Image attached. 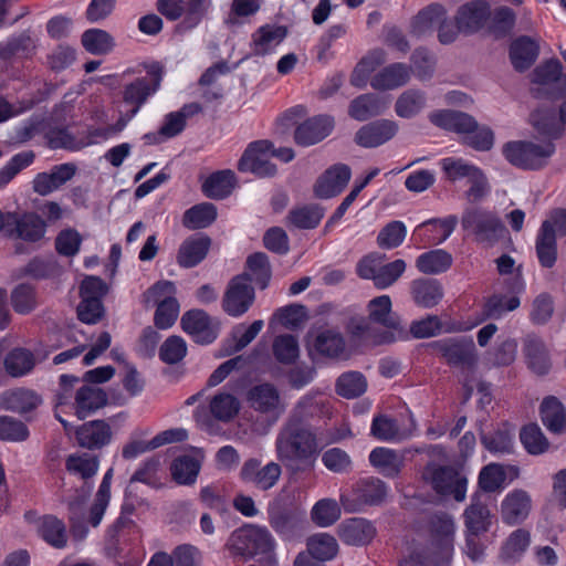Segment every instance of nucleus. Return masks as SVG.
Returning a JSON list of instances; mask_svg holds the SVG:
<instances>
[{"label":"nucleus","instance_id":"1","mask_svg":"<svg viewBox=\"0 0 566 566\" xmlns=\"http://www.w3.org/2000/svg\"><path fill=\"white\" fill-rule=\"evenodd\" d=\"M275 449L286 469L298 474L314 470L321 447L310 427L286 421L277 433Z\"/></svg>","mask_w":566,"mask_h":566},{"label":"nucleus","instance_id":"2","mask_svg":"<svg viewBox=\"0 0 566 566\" xmlns=\"http://www.w3.org/2000/svg\"><path fill=\"white\" fill-rule=\"evenodd\" d=\"M555 149L551 139L512 140L503 145L502 154L511 165L520 169L539 170L547 166Z\"/></svg>","mask_w":566,"mask_h":566},{"label":"nucleus","instance_id":"3","mask_svg":"<svg viewBox=\"0 0 566 566\" xmlns=\"http://www.w3.org/2000/svg\"><path fill=\"white\" fill-rule=\"evenodd\" d=\"M227 547L232 555L243 558H251L259 554H269V566H277L273 554L274 542L270 532L258 526H247L234 531L228 542Z\"/></svg>","mask_w":566,"mask_h":566},{"label":"nucleus","instance_id":"4","mask_svg":"<svg viewBox=\"0 0 566 566\" xmlns=\"http://www.w3.org/2000/svg\"><path fill=\"white\" fill-rule=\"evenodd\" d=\"M422 479L442 495H451L457 502L465 500L468 479L452 467L429 463L422 471Z\"/></svg>","mask_w":566,"mask_h":566},{"label":"nucleus","instance_id":"5","mask_svg":"<svg viewBox=\"0 0 566 566\" xmlns=\"http://www.w3.org/2000/svg\"><path fill=\"white\" fill-rule=\"evenodd\" d=\"M368 319L371 324H378L387 331L379 335L375 343H391L405 337V331L398 316L392 312V303L389 295H380L370 300L367 304Z\"/></svg>","mask_w":566,"mask_h":566},{"label":"nucleus","instance_id":"6","mask_svg":"<svg viewBox=\"0 0 566 566\" xmlns=\"http://www.w3.org/2000/svg\"><path fill=\"white\" fill-rule=\"evenodd\" d=\"M161 78V66L154 64L148 71V76L137 77L124 86L123 101L130 106L128 119L133 118L147 99L158 91Z\"/></svg>","mask_w":566,"mask_h":566},{"label":"nucleus","instance_id":"7","mask_svg":"<svg viewBox=\"0 0 566 566\" xmlns=\"http://www.w3.org/2000/svg\"><path fill=\"white\" fill-rule=\"evenodd\" d=\"M462 227L471 230L479 242L493 244L505 232L500 218L483 209L472 208L464 211L461 219Z\"/></svg>","mask_w":566,"mask_h":566},{"label":"nucleus","instance_id":"8","mask_svg":"<svg viewBox=\"0 0 566 566\" xmlns=\"http://www.w3.org/2000/svg\"><path fill=\"white\" fill-rule=\"evenodd\" d=\"M247 402L255 412L272 421H276L286 409L279 389L270 382L251 387L247 392Z\"/></svg>","mask_w":566,"mask_h":566},{"label":"nucleus","instance_id":"9","mask_svg":"<svg viewBox=\"0 0 566 566\" xmlns=\"http://www.w3.org/2000/svg\"><path fill=\"white\" fill-rule=\"evenodd\" d=\"M7 220L6 237L9 239L35 243L45 235L46 222L35 212H7Z\"/></svg>","mask_w":566,"mask_h":566},{"label":"nucleus","instance_id":"10","mask_svg":"<svg viewBox=\"0 0 566 566\" xmlns=\"http://www.w3.org/2000/svg\"><path fill=\"white\" fill-rule=\"evenodd\" d=\"M254 298L251 279L247 274H240L229 282L222 298V308L228 315L239 317L249 311Z\"/></svg>","mask_w":566,"mask_h":566},{"label":"nucleus","instance_id":"11","mask_svg":"<svg viewBox=\"0 0 566 566\" xmlns=\"http://www.w3.org/2000/svg\"><path fill=\"white\" fill-rule=\"evenodd\" d=\"M433 347L450 366L471 369L476 365V349L471 338L441 339Z\"/></svg>","mask_w":566,"mask_h":566},{"label":"nucleus","instance_id":"12","mask_svg":"<svg viewBox=\"0 0 566 566\" xmlns=\"http://www.w3.org/2000/svg\"><path fill=\"white\" fill-rule=\"evenodd\" d=\"M271 148L272 143L265 139L249 144L238 163V169L260 177L274 176L276 166L269 160Z\"/></svg>","mask_w":566,"mask_h":566},{"label":"nucleus","instance_id":"13","mask_svg":"<svg viewBox=\"0 0 566 566\" xmlns=\"http://www.w3.org/2000/svg\"><path fill=\"white\" fill-rule=\"evenodd\" d=\"M532 509L531 494L523 489H514L502 500L500 514L504 524L515 526L528 518Z\"/></svg>","mask_w":566,"mask_h":566},{"label":"nucleus","instance_id":"14","mask_svg":"<svg viewBox=\"0 0 566 566\" xmlns=\"http://www.w3.org/2000/svg\"><path fill=\"white\" fill-rule=\"evenodd\" d=\"M282 474L281 465L276 462H269L261 465L256 459L247 460L240 471V476L244 482L253 484L256 489L268 491L272 489Z\"/></svg>","mask_w":566,"mask_h":566},{"label":"nucleus","instance_id":"15","mask_svg":"<svg viewBox=\"0 0 566 566\" xmlns=\"http://www.w3.org/2000/svg\"><path fill=\"white\" fill-rule=\"evenodd\" d=\"M269 516L272 528L287 541L300 536L306 523L303 512L277 506L270 507Z\"/></svg>","mask_w":566,"mask_h":566},{"label":"nucleus","instance_id":"16","mask_svg":"<svg viewBox=\"0 0 566 566\" xmlns=\"http://www.w3.org/2000/svg\"><path fill=\"white\" fill-rule=\"evenodd\" d=\"M463 516L464 525L470 535L478 536L479 534L488 532L492 524V514L489 509L486 495L482 492H475Z\"/></svg>","mask_w":566,"mask_h":566},{"label":"nucleus","instance_id":"17","mask_svg":"<svg viewBox=\"0 0 566 566\" xmlns=\"http://www.w3.org/2000/svg\"><path fill=\"white\" fill-rule=\"evenodd\" d=\"M352 171L347 165L336 164L316 180L314 193L322 199L335 197L347 186Z\"/></svg>","mask_w":566,"mask_h":566},{"label":"nucleus","instance_id":"18","mask_svg":"<svg viewBox=\"0 0 566 566\" xmlns=\"http://www.w3.org/2000/svg\"><path fill=\"white\" fill-rule=\"evenodd\" d=\"M333 128L334 119L331 116H314L295 128L294 140L300 146L308 147L326 138Z\"/></svg>","mask_w":566,"mask_h":566},{"label":"nucleus","instance_id":"19","mask_svg":"<svg viewBox=\"0 0 566 566\" xmlns=\"http://www.w3.org/2000/svg\"><path fill=\"white\" fill-rule=\"evenodd\" d=\"M398 132V126L389 119H379L361 126L355 143L364 148H375L389 142Z\"/></svg>","mask_w":566,"mask_h":566},{"label":"nucleus","instance_id":"20","mask_svg":"<svg viewBox=\"0 0 566 566\" xmlns=\"http://www.w3.org/2000/svg\"><path fill=\"white\" fill-rule=\"evenodd\" d=\"M42 403L41 396L29 388L7 389L0 394V409L20 415L33 411Z\"/></svg>","mask_w":566,"mask_h":566},{"label":"nucleus","instance_id":"21","mask_svg":"<svg viewBox=\"0 0 566 566\" xmlns=\"http://www.w3.org/2000/svg\"><path fill=\"white\" fill-rule=\"evenodd\" d=\"M75 172L74 164L56 165L50 171L35 176L32 182L33 191L40 196H48L71 180Z\"/></svg>","mask_w":566,"mask_h":566},{"label":"nucleus","instance_id":"22","mask_svg":"<svg viewBox=\"0 0 566 566\" xmlns=\"http://www.w3.org/2000/svg\"><path fill=\"white\" fill-rule=\"evenodd\" d=\"M182 329L189 334L195 342L210 344L217 338V332L211 324L208 314L202 310H191L181 317Z\"/></svg>","mask_w":566,"mask_h":566},{"label":"nucleus","instance_id":"23","mask_svg":"<svg viewBox=\"0 0 566 566\" xmlns=\"http://www.w3.org/2000/svg\"><path fill=\"white\" fill-rule=\"evenodd\" d=\"M489 17V4L482 0H474L464 3L458 9L455 23L463 33H473L484 25Z\"/></svg>","mask_w":566,"mask_h":566},{"label":"nucleus","instance_id":"24","mask_svg":"<svg viewBox=\"0 0 566 566\" xmlns=\"http://www.w3.org/2000/svg\"><path fill=\"white\" fill-rule=\"evenodd\" d=\"M337 533L340 541L346 545L364 546L375 537L376 528L365 518L353 517L342 522Z\"/></svg>","mask_w":566,"mask_h":566},{"label":"nucleus","instance_id":"25","mask_svg":"<svg viewBox=\"0 0 566 566\" xmlns=\"http://www.w3.org/2000/svg\"><path fill=\"white\" fill-rule=\"evenodd\" d=\"M454 521L447 513H437L430 520L431 544L437 553L448 555L453 546Z\"/></svg>","mask_w":566,"mask_h":566},{"label":"nucleus","instance_id":"26","mask_svg":"<svg viewBox=\"0 0 566 566\" xmlns=\"http://www.w3.org/2000/svg\"><path fill=\"white\" fill-rule=\"evenodd\" d=\"M78 444L86 449H98L109 443L112 430L104 420L88 421L75 431Z\"/></svg>","mask_w":566,"mask_h":566},{"label":"nucleus","instance_id":"27","mask_svg":"<svg viewBox=\"0 0 566 566\" xmlns=\"http://www.w3.org/2000/svg\"><path fill=\"white\" fill-rule=\"evenodd\" d=\"M107 403L106 392L96 386H82L75 394L74 409L78 419H85Z\"/></svg>","mask_w":566,"mask_h":566},{"label":"nucleus","instance_id":"28","mask_svg":"<svg viewBox=\"0 0 566 566\" xmlns=\"http://www.w3.org/2000/svg\"><path fill=\"white\" fill-rule=\"evenodd\" d=\"M411 67L405 63H392L380 70L370 81L378 91L396 90L406 85L411 77Z\"/></svg>","mask_w":566,"mask_h":566},{"label":"nucleus","instance_id":"29","mask_svg":"<svg viewBox=\"0 0 566 566\" xmlns=\"http://www.w3.org/2000/svg\"><path fill=\"white\" fill-rule=\"evenodd\" d=\"M429 118L436 126L464 136L478 127L476 120L471 115L452 109L433 112Z\"/></svg>","mask_w":566,"mask_h":566},{"label":"nucleus","instance_id":"30","mask_svg":"<svg viewBox=\"0 0 566 566\" xmlns=\"http://www.w3.org/2000/svg\"><path fill=\"white\" fill-rule=\"evenodd\" d=\"M287 30L282 25L265 24L252 34L251 49L255 55L272 53L286 38Z\"/></svg>","mask_w":566,"mask_h":566},{"label":"nucleus","instance_id":"31","mask_svg":"<svg viewBox=\"0 0 566 566\" xmlns=\"http://www.w3.org/2000/svg\"><path fill=\"white\" fill-rule=\"evenodd\" d=\"M370 464L386 478H397L405 467V455L396 450L378 447L369 453Z\"/></svg>","mask_w":566,"mask_h":566},{"label":"nucleus","instance_id":"32","mask_svg":"<svg viewBox=\"0 0 566 566\" xmlns=\"http://www.w3.org/2000/svg\"><path fill=\"white\" fill-rule=\"evenodd\" d=\"M539 415L543 424L549 432L558 436L566 432V408L555 396L543 399Z\"/></svg>","mask_w":566,"mask_h":566},{"label":"nucleus","instance_id":"33","mask_svg":"<svg viewBox=\"0 0 566 566\" xmlns=\"http://www.w3.org/2000/svg\"><path fill=\"white\" fill-rule=\"evenodd\" d=\"M211 241L206 235H193L186 239L179 247L177 262L182 268H193L207 255Z\"/></svg>","mask_w":566,"mask_h":566},{"label":"nucleus","instance_id":"34","mask_svg":"<svg viewBox=\"0 0 566 566\" xmlns=\"http://www.w3.org/2000/svg\"><path fill=\"white\" fill-rule=\"evenodd\" d=\"M410 291L413 302L423 308H431L443 297V287L434 279H417L411 282Z\"/></svg>","mask_w":566,"mask_h":566},{"label":"nucleus","instance_id":"35","mask_svg":"<svg viewBox=\"0 0 566 566\" xmlns=\"http://www.w3.org/2000/svg\"><path fill=\"white\" fill-rule=\"evenodd\" d=\"M36 365L34 354L24 347H15L3 357V368L12 378H21L31 374Z\"/></svg>","mask_w":566,"mask_h":566},{"label":"nucleus","instance_id":"36","mask_svg":"<svg viewBox=\"0 0 566 566\" xmlns=\"http://www.w3.org/2000/svg\"><path fill=\"white\" fill-rule=\"evenodd\" d=\"M531 533L525 528L513 531L503 543L499 558L504 564H516L531 545Z\"/></svg>","mask_w":566,"mask_h":566},{"label":"nucleus","instance_id":"37","mask_svg":"<svg viewBox=\"0 0 566 566\" xmlns=\"http://www.w3.org/2000/svg\"><path fill=\"white\" fill-rule=\"evenodd\" d=\"M447 10L440 3H431L420 10L411 21V33L416 36L431 34L433 29L444 22Z\"/></svg>","mask_w":566,"mask_h":566},{"label":"nucleus","instance_id":"38","mask_svg":"<svg viewBox=\"0 0 566 566\" xmlns=\"http://www.w3.org/2000/svg\"><path fill=\"white\" fill-rule=\"evenodd\" d=\"M523 352L528 367L538 375L546 374L551 368L547 348L544 342L535 336L527 335L524 339Z\"/></svg>","mask_w":566,"mask_h":566},{"label":"nucleus","instance_id":"39","mask_svg":"<svg viewBox=\"0 0 566 566\" xmlns=\"http://www.w3.org/2000/svg\"><path fill=\"white\" fill-rule=\"evenodd\" d=\"M328 411V401L317 394H307L302 397L291 410L286 421L302 423L304 420Z\"/></svg>","mask_w":566,"mask_h":566},{"label":"nucleus","instance_id":"40","mask_svg":"<svg viewBox=\"0 0 566 566\" xmlns=\"http://www.w3.org/2000/svg\"><path fill=\"white\" fill-rule=\"evenodd\" d=\"M539 53L538 44L528 36L516 39L510 48L512 64L517 71L530 69L536 61Z\"/></svg>","mask_w":566,"mask_h":566},{"label":"nucleus","instance_id":"41","mask_svg":"<svg viewBox=\"0 0 566 566\" xmlns=\"http://www.w3.org/2000/svg\"><path fill=\"white\" fill-rule=\"evenodd\" d=\"M387 105L376 94H363L354 98L348 107V115L359 122L380 115Z\"/></svg>","mask_w":566,"mask_h":566},{"label":"nucleus","instance_id":"42","mask_svg":"<svg viewBox=\"0 0 566 566\" xmlns=\"http://www.w3.org/2000/svg\"><path fill=\"white\" fill-rule=\"evenodd\" d=\"M39 536L54 548H64L67 544V534L64 523L53 515L41 517L36 524Z\"/></svg>","mask_w":566,"mask_h":566},{"label":"nucleus","instance_id":"43","mask_svg":"<svg viewBox=\"0 0 566 566\" xmlns=\"http://www.w3.org/2000/svg\"><path fill=\"white\" fill-rule=\"evenodd\" d=\"M556 233L548 232V226L539 227L535 240V252L539 264L551 269L557 261Z\"/></svg>","mask_w":566,"mask_h":566},{"label":"nucleus","instance_id":"44","mask_svg":"<svg viewBox=\"0 0 566 566\" xmlns=\"http://www.w3.org/2000/svg\"><path fill=\"white\" fill-rule=\"evenodd\" d=\"M354 492L364 504L379 505L388 495V486L378 478H367L355 484Z\"/></svg>","mask_w":566,"mask_h":566},{"label":"nucleus","instance_id":"45","mask_svg":"<svg viewBox=\"0 0 566 566\" xmlns=\"http://www.w3.org/2000/svg\"><path fill=\"white\" fill-rule=\"evenodd\" d=\"M453 262L452 255L442 249H436L420 254L416 266L423 274H440L448 271Z\"/></svg>","mask_w":566,"mask_h":566},{"label":"nucleus","instance_id":"46","mask_svg":"<svg viewBox=\"0 0 566 566\" xmlns=\"http://www.w3.org/2000/svg\"><path fill=\"white\" fill-rule=\"evenodd\" d=\"M530 123L543 139L558 138L562 135L563 125L560 119L556 117L553 109H537L530 116Z\"/></svg>","mask_w":566,"mask_h":566},{"label":"nucleus","instance_id":"47","mask_svg":"<svg viewBox=\"0 0 566 566\" xmlns=\"http://www.w3.org/2000/svg\"><path fill=\"white\" fill-rule=\"evenodd\" d=\"M235 187V176L231 170H221L209 176L202 185L203 193L211 199L228 197Z\"/></svg>","mask_w":566,"mask_h":566},{"label":"nucleus","instance_id":"48","mask_svg":"<svg viewBox=\"0 0 566 566\" xmlns=\"http://www.w3.org/2000/svg\"><path fill=\"white\" fill-rule=\"evenodd\" d=\"M368 387L366 377L356 370L343 373L335 382V391L345 399H355L363 396Z\"/></svg>","mask_w":566,"mask_h":566},{"label":"nucleus","instance_id":"49","mask_svg":"<svg viewBox=\"0 0 566 566\" xmlns=\"http://www.w3.org/2000/svg\"><path fill=\"white\" fill-rule=\"evenodd\" d=\"M209 410L214 419L228 422L238 415L240 401L234 395L221 391L210 399Z\"/></svg>","mask_w":566,"mask_h":566},{"label":"nucleus","instance_id":"50","mask_svg":"<svg viewBox=\"0 0 566 566\" xmlns=\"http://www.w3.org/2000/svg\"><path fill=\"white\" fill-rule=\"evenodd\" d=\"M310 515L312 522L318 527H329L340 518L342 509L336 500L325 497L313 505Z\"/></svg>","mask_w":566,"mask_h":566},{"label":"nucleus","instance_id":"51","mask_svg":"<svg viewBox=\"0 0 566 566\" xmlns=\"http://www.w3.org/2000/svg\"><path fill=\"white\" fill-rule=\"evenodd\" d=\"M514 432L507 426H503L490 433L481 434V443L494 454H509L514 447Z\"/></svg>","mask_w":566,"mask_h":566},{"label":"nucleus","instance_id":"52","mask_svg":"<svg viewBox=\"0 0 566 566\" xmlns=\"http://www.w3.org/2000/svg\"><path fill=\"white\" fill-rule=\"evenodd\" d=\"M314 347L323 356L337 358L344 353L346 343L340 332L325 329L317 334Z\"/></svg>","mask_w":566,"mask_h":566},{"label":"nucleus","instance_id":"53","mask_svg":"<svg viewBox=\"0 0 566 566\" xmlns=\"http://www.w3.org/2000/svg\"><path fill=\"white\" fill-rule=\"evenodd\" d=\"M386 61V52L382 49H375L366 56H364L356 65L350 83L356 87H363L366 84L367 77L374 72L379 65Z\"/></svg>","mask_w":566,"mask_h":566},{"label":"nucleus","instance_id":"54","mask_svg":"<svg viewBox=\"0 0 566 566\" xmlns=\"http://www.w3.org/2000/svg\"><path fill=\"white\" fill-rule=\"evenodd\" d=\"M217 218V208L210 202H202L188 209L182 219L186 228L196 230L210 226Z\"/></svg>","mask_w":566,"mask_h":566},{"label":"nucleus","instance_id":"55","mask_svg":"<svg viewBox=\"0 0 566 566\" xmlns=\"http://www.w3.org/2000/svg\"><path fill=\"white\" fill-rule=\"evenodd\" d=\"M306 546V552L321 562L333 559L338 552L336 538L327 533H318L308 537Z\"/></svg>","mask_w":566,"mask_h":566},{"label":"nucleus","instance_id":"56","mask_svg":"<svg viewBox=\"0 0 566 566\" xmlns=\"http://www.w3.org/2000/svg\"><path fill=\"white\" fill-rule=\"evenodd\" d=\"M520 440L525 450L532 455H539L549 449V441L536 423L524 426L520 432Z\"/></svg>","mask_w":566,"mask_h":566},{"label":"nucleus","instance_id":"57","mask_svg":"<svg viewBox=\"0 0 566 566\" xmlns=\"http://www.w3.org/2000/svg\"><path fill=\"white\" fill-rule=\"evenodd\" d=\"M324 217V209L317 205L295 208L289 212L287 221L298 229H313Z\"/></svg>","mask_w":566,"mask_h":566},{"label":"nucleus","instance_id":"58","mask_svg":"<svg viewBox=\"0 0 566 566\" xmlns=\"http://www.w3.org/2000/svg\"><path fill=\"white\" fill-rule=\"evenodd\" d=\"M505 480L504 467L499 463H490L481 469L478 485L482 492L493 493L503 489Z\"/></svg>","mask_w":566,"mask_h":566},{"label":"nucleus","instance_id":"59","mask_svg":"<svg viewBox=\"0 0 566 566\" xmlns=\"http://www.w3.org/2000/svg\"><path fill=\"white\" fill-rule=\"evenodd\" d=\"M82 44L87 52L103 55L113 50L115 42L108 32L101 29H91L83 33Z\"/></svg>","mask_w":566,"mask_h":566},{"label":"nucleus","instance_id":"60","mask_svg":"<svg viewBox=\"0 0 566 566\" xmlns=\"http://www.w3.org/2000/svg\"><path fill=\"white\" fill-rule=\"evenodd\" d=\"M247 269L250 274L245 273L251 281H254L261 289H265L271 279V266L269 258L263 252H256L247 260Z\"/></svg>","mask_w":566,"mask_h":566},{"label":"nucleus","instance_id":"61","mask_svg":"<svg viewBox=\"0 0 566 566\" xmlns=\"http://www.w3.org/2000/svg\"><path fill=\"white\" fill-rule=\"evenodd\" d=\"M199 471V462L189 455L177 458L171 464L172 478L179 484L190 485L195 483Z\"/></svg>","mask_w":566,"mask_h":566},{"label":"nucleus","instance_id":"62","mask_svg":"<svg viewBox=\"0 0 566 566\" xmlns=\"http://www.w3.org/2000/svg\"><path fill=\"white\" fill-rule=\"evenodd\" d=\"M426 104L424 95L416 90L403 92L397 99L395 111L399 117L410 118L417 115Z\"/></svg>","mask_w":566,"mask_h":566},{"label":"nucleus","instance_id":"63","mask_svg":"<svg viewBox=\"0 0 566 566\" xmlns=\"http://www.w3.org/2000/svg\"><path fill=\"white\" fill-rule=\"evenodd\" d=\"M274 357L282 364H292L300 355L298 340L293 335H279L273 345Z\"/></svg>","mask_w":566,"mask_h":566},{"label":"nucleus","instance_id":"64","mask_svg":"<svg viewBox=\"0 0 566 566\" xmlns=\"http://www.w3.org/2000/svg\"><path fill=\"white\" fill-rule=\"evenodd\" d=\"M27 424L11 416H0V440L7 442H23L29 438Z\"/></svg>","mask_w":566,"mask_h":566}]
</instances>
